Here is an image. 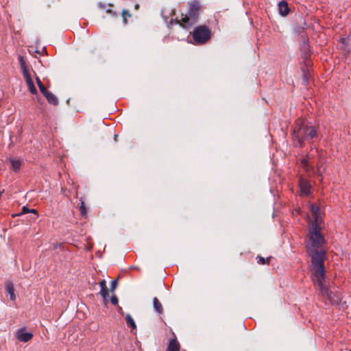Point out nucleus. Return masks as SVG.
I'll return each instance as SVG.
<instances>
[{"mask_svg": "<svg viewBox=\"0 0 351 351\" xmlns=\"http://www.w3.org/2000/svg\"><path fill=\"white\" fill-rule=\"evenodd\" d=\"M301 57L304 62H305L304 64L307 63L308 64V60L310 57V49L308 43H304L301 47Z\"/></svg>", "mask_w": 351, "mask_h": 351, "instance_id": "nucleus-10", "label": "nucleus"}, {"mask_svg": "<svg viewBox=\"0 0 351 351\" xmlns=\"http://www.w3.org/2000/svg\"><path fill=\"white\" fill-rule=\"evenodd\" d=\"M110 302L112 304L117 305L119 302V299L115 295H113L110 298Z\"/></svg>", "mask_w": 351, "mask_h": 351, "instance_id": "nucleus-32", "label": "nucleus"}, {"mask_svg": "<svg viewBox=\"0 0 351 351\" xmlns=\"http://www.w3.org/2000/svg\"><path fill=\"white\" fill-rule=\"evenodd\" d=\"M278 12L280 16H286L290 12L288 3L286 1L282 0L278 3Z\"/></svg>", "mask_w": 351, "mask_h": 351, "instance_id": "nucleus-8", "label": "nucleus"}, {"mask_svg": "<svg viewBox=\"0 0 351 351\" xmlns=\"http://www.w3.org/2000/svg\"><path fill=\"white\" fill-rule=\"evenodd\" d=\"M45 97H46L47 101L51 104L57 106L59 103L57 97L55 95H53L51 92H49L48 93H47V95Z\"/></svg>", "mask_w": 351, "mask_h": 351, "instance_id": "nucleus-13", "label": "nucleus"}, {"mask_svg": "<svg viewBox=\"0 0 351 351\" xmlns=\"http://www.w3.org/2000/svg\"><path fill=\"white\" fill-rule=\"evenodd\" d=\"M34 213L36 215H38V212H37L36 210H35V209H29V208H28L26 206H23V207L22 212H21V214H25V213Z\"/></svg>", "mask_w": 351, "mask_h": 351, "instance_id": "nucleus-21", "label": "nucleus"}, {"mask_svg": "<svg viewBox=\"0 0 351 351\" xmlns=\"http://www.w3.org/2000/svg\"><path fill=\"white\" fill-rule=\"evenodd\" d=\"M180 346L176 338L169 340L166 351H180Z\"/></svg>", "mask_w": 351, "mask_h": 351, "instance_id": "nucleus-11", "label": "nucleus"}, {"mask_svg": "<svg viewBox=\"0 0 351 351\" xmlns=\"http://www.w3.org/2000/svg\"><path fill=\"white\" fill-rule=\"evenodd\" d=\"M317 176H318V177L322 178V173H321V172L319 171V170H318V175H317ZM322 178H321V180H322Z\"/></svg>", "mask_w": 351, "mask_h": 351, "instance_id": "nucleus-37", "label": "nucleus"}, {"mask_svg": "<svg viewBox=\"0 0 351 351\" xmlns=\"http://www.w3.org/2000/svg\"><path fill=\"white\" fill-rule=\"evenodd\" d=\"M193 38L197 45H202L207 43L211 38V30L206 25H199L194 28Z\"/></svg>", "mask_w": 351, "mask_h": 351, "instance_id": "nucleus-5", "label": "nucleus"}, {"mask_svg": "<svg viewBox=\"0 0 351 351\" xmlns=\"http://www.w3.org/2000/svg\"><path fill=\"white\" fill-rule=\"evenodd\" d=\"M80 211L81 215L83 217H85L86 215V213H87L86 208L84 202L82 199H80Z\"/></svg>", "mask_w": 351, "mask_h": 351, "instance_id": "nucleus-22", "label": "nucleus"}, {"mask_svg": "<svg viewBox=\"0 0 351 351\" xmlns=\"http://www.w3.org/2000/svg\"><path fill=\"white\" fill-rule=\"evenodd\" d=\"M22 72L24 77L25 78V80L31 78V75L27 70V67L22 69Z\"/></svg>", "mask_w": 351, "mask_h": 351, "instance_id": "nucleus-26", "label": "nucleus"}, {"mask_svg": "<svg viewBox=\"0 0 351 351\" xmlns=\"http://www.w3.org/2000/svg\"><path fill=\"white\" fill-rule=\"evenodd\" d=\"M314 147L315 148L316 152H319V150L315 147Z\"/></svg>", "mask_w": 351, "mask_h": 351, "instance_id": "nucleus-39", "label": "nucleus"}, {"mask_svg": "<svg viewBox=\"0 0 351 351\" xmlns=\"http://www.w3.org/2000/svg\"><path fill=\"white\" fill-rule=\"evenodd\" d=\"M299 186L301 195L308 196L311 194L312 185L309 180L300 176L299 178Z\"/></svg>", "mask_w": 351, "mask_h": 351, "instance_id": "nucleus-6", "label": "nucleus"}, {"mask_svg": "<svg viewBox=\"0 0 351 351\" xmlns=\"http://www.w3.org/2000/svg\"><path fill=\"white\" fill-rule=\"evenodd\" d=\"M118 285V279L113 280L111 282L110 291L113 292Z\"/></svg>", "mask_w": 351, "mask_h": 351, "instance_id": "nucleus-28", "label": "nucleus"}, {"mask_svg": "<svg viewBox=\"0 0 351 351\" xmlns=\"http://www.w3.org/2000/svg\"><path fill=\"white\" fill-rule=\"evenodd\" d=\"M5 291L10 295V300L14 301L16 300L15 289L13 282L10 280H6Z\"/></svg>", "mask_w": 351, "mask_h": 351, "instance_id": "nucleus-9", "label": "nucleus"}, {"mask_svg": "<svg viewBox=\"0 0 351 351\" xmlns=\"http://www.w3.org/2000/svg\"><path fill=\"white\" fill-rule=\"evenodd\" d=\"M318 126L304 124L301 120H297L292 132L294 146L303 147L304 141H311L318 137Z\"/></svg>", "mask_w": 351, "mask_h": 351, "instance_id": "nucleus-2", "label": "nucleus"}, {"mask_svg": "<svg viewBox=\"0 0 351 351\" xmlns=\"http://www.w3.org/2000/svg\"><path fill=\"white\" fill-rule=\"evenodd\" d=\"M309 156H306V157L303 158L301 160V163L304 166V167L306 169V170L308 171V160Z\"/></svg>", "mask_w": 351, "mask_h": 351, "instance_id": "nucleus-23", "label": "nucleus"}, {"mask_svg": "<svg viewBox=\"0 0 351 351\" xmlns=\"http://www.w3.org/2000/svg\"><path fill=\"white\" fill-rule=\"evenodd\" d=\"M15 336L19 341L26 343L32 339L33 334L29 332H26L25 328H21L17 330Z\"/></svg>", "mask_w": 351, "mask_h": 351, "instance_id": "nucleus-7", "label": "nucleus"}, {"mask_svg": "<svg viewBox=\"0 0 351 351\" xmlns=\"http://www.w3.org/2000/svg\"><path fill=\"white\" fill-rule=\"evenodd\" d=\"M308 237L311 241V245L308 244L306 245L308 254L311 258V265H313V257L315 256L314 254L317 252L319 254L324 253L323 266H324L326 252L324 250H319L318 248L321 247L325 243V239L321 233V227L316 221L313 222L308 230Z\"/></svg>", "mask_w": 351, "mask_h": 351, "instance_id": "nucleus-3", "label": "nucleus"}, {"mask_svg": "<svg viewBox=\"0 0 351 351\" xmlns=\"http://www.w3.org/2000/svg\"><path fill=\"white\" fill-rule=\"evenodd\" d=\"M153 306H154V308L158 313H159V314L162 313V312H163L162 306L157 298H154Z\"/></svg>", "mask_w": 351, "mask_h": 351, "instance_id": "nucleus-15", "label": "nucleus"}, {"mask_svg": "<svg viewBox=\"0 0 351 351\" xmlns=\"http://www.w3.org/2000/svg\"><path fill=\"white\" fill-rule=\"evenodd\" d=\"M350 351H351V350Z\"/></svg>", "mask_w": 351, "mask_h": 351, "instance_id": "nucleus-40", "label": "nucleus"}, {"mask_svg": "<svg viewBox=\"0 0 351 351\" xmlns=\"http://www.w3.org/2000/svg\"><path fill=\"white\" fill-rule=\"evenodd\" d=\"M257 258L258 259V261H257L258 264H261V265L267 264V265H269V261H270L271 257H267V258H263V257H262L261 256H258Z\"/></svg>", "mask_w": 351, "mask_h": 351, "instance_id": "nucleus-19", "label": "nucleus"}, {"mask_svg": "<svg viewBox=\"0 0 351 351\" xmlns=\"http://www.w3.org/2000/svg\"><path fill=\"white\" fill-rule=\"evenodd\" d=\"M98 6H99V8H101V9H104V8H105V4H104V3H101V2H99V3H98Z\"/></svg>", "mask_w": 351, "mask_h": 351, "instance_id": "nucleus-34", "label": "nucleus"}, {"mask_svg": "<svg viewBox=\"0 0 351 351\" xmlns=\"http://www.w3.org/2000/svg\"><path fill=\"white\" fill-rule=\"evenodd\" d=\"M99 285H100V287H101L100 294L102 295L104 299L105 300H106L107 297H108V293L107 288H106V280H102L99 282Z\"/></svg>", "mask_w": 351, "mask_h": 351, "instance_id": "nucleus-14", "label": "nucleus"}, {"mask_svg": "<svg viewBox=\"0 0 351 351\" xmlns=\"http://www.w3.org/2000/svg\"><path fill=\"white\" fill-rule=\"evenodd\" d=\"M26 82L27 84V86L29 87V91L31 93L35 95L37 94V89L34 86V84L32 80V77L29 79L26 80Z\"/></svg>", "mask_w": 351, "mask_h": 351, "instance_id": "nucleus-18", "label": "nucleus"}, {"mask_svg": "<svg viewBox=\"0 0 351 351\" xmlns=\"http://www.w3.org/2000/svg\"><path fill=\"white\" fill-rule=\"evenodd\" d=\"M10 162L14 171H19L21 167V161L16 159H12Z\"/></svg>", "mask_w": 351, "mask_h": 351, "instance_id": "nucleus-17", "label": "nucleus"}, {"mask_svg": "<svg viewBox=\"0 0 351 351\" xmlns=\"http://www.w3.org/2000/svg\"><path fill=\"white\" fill-rule=\"evenodd\" d=\"M106 13H108V14H110L113 17H117L118 16V13L116 11H114V10H112L111 9H107L106 10Z\"/></svg>", "mask_w": 351, "mask_h": 351, "instance_id": "nucleus-29", "label": "nucleus"}, {"mask_svg": "<svg viewBox=\"0 0 351 351\" xmlns=\"http://www.w3.org/2000/svg\"><path fill=\"white\" fill-rule=\"evenodd\" d=\"M122 16H123V22L125 25H126L128 23V20H127V18L128 17H131V14L130 13V12L127 10H123L122 11Z\"/></svg>", "mask_w": 351, "mask_h": 351, "instance_id": "nucleus-20", "label": "nucleus"}, {"mask_svg": "<svg viewBox=\"0 0 351 351\" xmlns=\"http://www.w3.org/2000/svg\"><path fill=\"white\" fill-rule=\"evenodd\" d=\"M315 256L313 257V269L312 280L315 285L319 289L320 294L326 295L330 302L333 305H338L341 300V295L339 293L333 292L328 290L324 285L326 279V270L323 266L324 253H318L315 252Z\"/></svg>", "mask_w": 351, "mask_h": 351, "instance_id": "nucleus-1", "label": "nucleus"}, {"mask_svg": "<svg viewBox=\"0 0 351 351\" xmlns=\"http://www.w3.org/2000/svg\"><path fill=\"white\" fill-rule=\"evenodd\" d=\"M139 7V5L138 4H136L135 5V9L137 10Z\"/></svg>", "mask_w": 351, "mask_h": 351, "instance_id": "nucleus-38", "label": "nucleus"}, {"mask_svg": "<svg viewBox=\"0 0 351 351\" xmlns=\"http://www.w3.org/2000/svg\"><path fill=\"white\" fill-rule=\"evenodd\" d=\"M36 83H37V84H38V87H39L40 86L43 85V83H42V82H41V80H40V79L38 77H36Z\"/></svg>", "mask_w": 351, "mask_h": 351, "instance_id": "nucleus-33", "label": "nucleus"}, {"mask_svg": "<svg viewBox=\"0 0 351 351\" xmlns=\"http://www.w3.org/2000/svg\"><path fill=\"white\" fill-rule=\"evenodd\" d=\"M339 41L341 43V46L340 47V48L341 49H343L345 50V46L347 45V38H340Z\"/></svg>", "mask_w": 351, "mask_h": 351, "instance_id": "nucleus-27", "label": "nucleus"}, {"mask_svg": "<svg viewBox=\"0 0 351 351\" xmlns=\"http://www.w3.org/2000/svg\"><path fill=\"white\" fill-rule=\"evenodd\" d=\"M181 23H182V17L181 18L180 20H179L178 18H176V19H172L170 21V24L171 25L178 24L180 26H181L182 27V25Z\"/></svg>", "mask_w": 351, "mask_h": 351, "instance_id": "nucleus-24", "label": "nucleus"}, {"mask_svg": "<svg viewBox=\"0 0 351 351\" xmlns=\"http://www.w3.org/2000/svg\"><path fill=\"white\" fill-rule=\"evenodd\" d=\"M176 14V10L175 9H172L171 10V15H175Z\"/></svg>", "mask_w": 351, "mask_h": 351, "instance_id": "nucleus-35", "label": "nucleus"}, {"mask_svg": "<svg viewBox=\"0 0 351 351\" xmlns=\"http://www.w3.org/2000/svg\"><path fill=\"white\" fill-rule=\"evenodd\" d=\"M40 91L43 93L44 96L47 95L49 91L47 90V89L45 87L44 85L40 86L39 87Z\"/></svg>", "mask_w": 351, "mask_h": 351, "instance_id": "nucleus-31", "label": "nucleus"}, {"mask_svg": "<svg viewBox=\"0 0 351 351\" xmlns=\"http://www.w3.org/2000/svg\"><path fill=\"white\" fill-rule=\"evenodd\" d=\"M319 210V208L314 204H312L311 206V211L314 213L317 214Z\"/></svg>", "mask_w": 351, "mask_h": 351, "instance_id": "nucleus-30", "label": "nucleus"}, {"mask_svg": "<svg viewBox=\"0 0 351 351\" xmlns=\"http://www.w3.org/2000/svg\"><path fill=\"white\" fill-rule=\"evenodd\" d=\"M19 64H20V66H21V69L27 67L26 62L23 56H20L19 58Z\"/></svg>", "mask_w": 351, "mask_h": 351, "instance_id": "nucleus-25", "label": "nucleus"}, {"mask_svg": "<svg viewBox=\"0 0 351 351\" xmlns=\"http://www.w3.org/2000/svg\"><path fill=\"white\" fill-rule=\"evenodd\" d=\"M117 138H118V135L117 134H114V141H117Z\"/></svg>", "mask_w": 351, "mask_h": 351, "instance_id": "nucleus-36", "label": "nucleus"}, {"mask_svg": "<svg viewBox=\"0 0 351 351\" xmlns=\"http://www.w3.org/2000/svg\"><path fill=\"white\" fill-rule=\"evenodd\" d=\"M189 7L186 14H182V27L189 29L198 22L201 11V5L199 1L194 0L189 3Z\"/></svg>", "mask_w": 351, "mask_h": 351, "instance_id": "nucleus-4", "label": "nucleus"}, {"mask_svg": "<svg viewBox=\"0 0 351 351\" xmlns=\"http://www.w3.org/2000/svg\"><path fill=\"white\" fill-rule=\"evenodd\" d=\"M302 84L306 86L308 83L309 71L308 69L307 63L305 64L304 66L302 67Z\"/></svg>", "mask_w": 351, "mask_h": 351, "instance_id": "nucleus-12", "label": "nucleus"}, {"mask_svg": "<svg viewBox=\"0 0 351 351\" xmlns=\"http://www.w3.org/2000/svg\"><path fill=\"white\" fill-rule=\"evenodd\" d=\"M125 320H126V324H127L128 327L132 328V329H133V330H136V323H135L134 320L133 319V318L132 317V316L130 314H127L126 315Z\"/></svg>", "mask_w": 351, "mask_h": 351, "instance_id": "nucleus-16", "label": "nucleus"}]
</instances>
